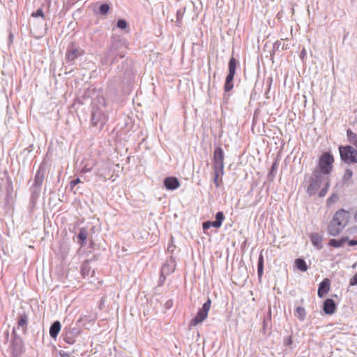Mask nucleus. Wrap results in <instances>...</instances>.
<instances>
[{
  "label": "nucleus",
  "mask_w": 357,
  "mask_h": 357,
  "mask_svg": "<svg viewBox=\"0 0 357 357\" xmlns=\"http://www.w3.org/2000/svg\"><path fill=\"white\" fill-rule=\"evenodd\" d=\"M107 121V115L100 108L93 107L91 114V123L94 126L102 129Z\"/></svg>",
  "instance_id": "6e6552de"
},
{
  "label": "nucleus",
  "mask_w": 357,
  "mask_h": 357,
  "mask_svg": "<svg viewBox=\"0 0 357 357\" xmlns=\"http://www.w3.org/2000/svg\"><path fill=\"white\" fill-rule=\"evenodd\" d=\"M331 183L330 180L327 178L325 181L324 186L321 190L319 192V197H324L328 192V189L330 188Z\"/></svg>",
  "instance_id": "b1692460"
},
{
  "label": "nucleus",
  "mask_w": 357,
  "mask_h": 357,
  "mask_svg": "<svg viewBox=\"0 0 357 357\" xmlns=\"http://www.w3.org/2000/svg\"><path fill=\"white\" fill-rule=\"evenodd\" d=\"M337 308L335 301L332 298H327L324 301L323 310L326 314H332Z\"/></svg>",
  "instance_id": "ddd939ff"
},
{
  "label": "nucleus",
  "mask_w": 357,
  "mask_h": 357,
  "mask_svg": "<svg viewBox=\"0 0 357 357\" xmlns=\"http://www.w3.org/2000/svg\"><path fill=\"white\" fill-rule=\"evenodd\" d=\"M40 189H41V186H37V185H32L31 188V198L33 199H37L39 195H40Z\"/></svg>",
  "instance_id": "a878e982"
},
{
  "label": "nucleus",
  "mask_w": 357,
  "mask_h": 357,
  "mask_svg": "<svg viewBox=\"0 0 357 357\" xmlns=\"http://www.w3.org/2000/svg\"><path fill=\"white\" fill-rule=\"evenodd\" d=\"M264 273V257L262 254H260L258 258V264H257V275L258 278L261 280V277Z\"/></svg>",
  "instance_id": "aec40b11"
},
{
  "label": "nucleus",
  "mask_w": 357,
  "mask_h": 357,
  "mask_svg": "<svg viewBox=\"0 0 357 357\" xmlns=\"http://www.w3.org/2000/svg\"><path fill=\"white\" fill-rule=\"evenodd\" d=\"M331 281L328 278L324 279L319 284L317 294L323 298L330 291Z\"/></svg>",
  "instance_id": "9b49d317"
},
{
  "label": "nucleus",
  "mask_w": 357,
  "mask_h": 357,
  "mask_svg": "<svg viewBox=\"0 0 357 357\" xmlns=\"http://www.w3.org/2000/svg\"><path fill=\"white\" fill-rule=\"evenodd\" d=\"M295 265L298 270H300L303 272L306 271L307 270V264H306L305 261L303 259H301V258L296 259L295 260Z\"/></svg>",
  "instance_id": "4be33fe9"
},
{
  "label": "nucleus",
  "mask_w": 357,
  "mask_h": 357,
  "mask_svg": "<svg viewBox=\"0 0 357 357\" xmlns=\"http://www.w3.org/2000/svg\"><path fill=\"white\" fill-rule=\"evenodd\" d=\"M78 243L81 247L84 246L86 244V241L88 236V231L86 228H80L79 233L77 234Z\"/></svg>",
  "instance_id": "f3484780"
},
{
  "label": "nucleus",
  "mask_w": 357,
  "mask_h": 357,
  "mask_svg": "<svg viewBox=\"0 0 357 357\" xmlns=\"http://www.w3.org/2000/svg\"><path fill=\"white\" fill-rule=\"evenodd\" d=\"M224 219H225V215L222 211H218L215 214V221L218 222V223L220 224V225H222V221L224 220Z\"/></svg>",
  "instance_id": "7c9ffc66"
},
{
  "label": "nucleus",
  "mask_w": 357,
  "mask_h": 357,
  "mask_svg": "<svg viewBox=\"0 0 357 357\" xmlns=\"http://www.w3.org/2000/svg\"><path fill=\"white\" fill-rule=\"evenodd\" d=\"M31 16L34 17H41L43 18L45 17L44 13H43V10L42 8H38L36 12H34L31 14Z\"/></svg>",
  "instance_id": "e433bc0d"
},
{
  "label": "nucleus",
  "mask_w": 357,
  "mask_h": 357,
  "mask_svg": "<svg viewBox=\"0 0 357 357\" xmlns=\"http://www.w3.org/2000/svg\"><path fill=\"white\" fill-rule=\"evenodd\" d=\"M28 320V316L26 313L24 312L20 314L17 319V326L13 329L12 333L14 336V340L12 342V345H14L16 349L17 347L20 348L22 345V340L17 336L16 331L21 329L23 333H26L27 331Z\"/></svg>",
  "instance_id": "20e7f679"
},
{
  "label": "nucleus",
  "mask_w": 357,
  "mask_h": 357,
  "mask_svg": "<svg viewBox=\"0 0 357 357\" xmlns=\"http://www.w3.org/2000/svg\"><path fill=\"white\" fill-rule=\"evenodd\" d=\"M70 331H73V337L78 333V331L76 328L71 330Z\"/></svg>",
  "instance_id": "49530a36"
},
{
  "label": "nucleus",
  "mask_w": 357,
  "mask_h": 357,
  "mask_svg": "<svg viewBox=\"0 0 357 357\" xmlns=\"http://www.w3.org/2000/svg\"><path fill=\"white\" fill-rule=\"evenodd\" d=\"M293 343L291 336H288L284 339V344L286 346H290Z\"/></svg>",
  "instance_id": "4c0bfd02"
},
{
  "label": "nucleus",
  "mask_w": 357,
  "mask_h": 357,
  "mask_svg": "<svg viewBox=\"0 0 357 357\" xmlns=\"http://www.w3.org/2000/svg\"><path fill=\"white\" fill-rule=\"evenodd\" d=\"M79 183H80V179L79 178H77L76 179L71 181L70 183V188H73Z\"/></svg>",
  "instance_id": "a19ab883"
},
{
  "label": "nucleus",
  "mask_w": 357,
  "mask_h": 357,
  "mask_svg": "<svg viewBox=\"0 0 357 357\" xmlns=\"http://www.w3.org/2000/svg\"><path fill=\"white\" fill-rule=\"evenodd\" d=\"M338 196L336 194H333L330 197L328 198L327 202L328 203L333 202L337 200Z\"/></svg>",
  "instance_id": "ea45409f"
},
{
  "label": "nucleus",
  "mask_w": 357,
  "mask_h": 357,
  "mask_svg": "<svg viewBox=\"0 0 357 357\" xmlns=\"http://www.w3.org/2000/svg\"><path fill=\"white\" fill-rule=\"evenodd\" d=\"M211 305V301L208 298L207 301L203 304L202 308L198 310L197 315L190 320L189 324L190 327L196 326L207 318Z\"/></svg>",
  "instance_id": "0eeeda50"
},
{
  "label": "nucleus",
  "mask_w": 357,
  "mask_h": 357,
  "mask_svg": "<svg viewBox=\"0 0 357 357\" xmlns=\"http://www.w3.org/2000/svg\"><path fill=\"white\" fill-rule=\"evenodd\" d=\"M341 160L347 164L357 163V151L351 146H340Z\"/></svg>",
  "instance_id": "423d86ee"
},
{
  "label": "nucleus",
  "mask_w": 357,
  "mask_h": 357,
  "mask_svg": "<svg viewBox=\"0 0 357 357\" xmlns=\"http://www.w3.org/2000/svg\"><path fill=\"white\" fill-rule=\"evenodd\" d=\"M349 219L350 213L348 211L344 209L337 211L328 226V234L332 236H337L339 235V234L347 225Z\"/></svg>",
  "instance_id": "f257e3e1"
},
{
  "label": "nucleus",
  "mask_w": 357,
  "mask_h": 357,
  "mask_svg": "<svg viewBox=\"0 0 357 357\" xmlns=\"http://www.w3.org/2000/svg\"><path fill=\"white\" fill-rule=\"evenodd\" d=\"M183 14H184V11H183L182 10H178L176 12V25L178 26H181V25L182 24L181 20H182Z\"/></svg>",
  "instance_id": "c756f323"
},
{
  "label": "nucleus",
  "mask_w": 357,
  "mask_h": 357,
  "mask_svg": "<svg viewBox=\"0 0 357 357\" xmlns=\"http://www.w3.org/2000/svg\"><path fill=\"white\" fill-rule=\"evenodd\" d=\"M234 75H227L225 79V83L224 86V89L226 92L230 91L233 87V80H234Z\"/></svg>",
  "instance_id": "6ab92c4d"
},
{
  "label": "nucleus",
  "mask_w": 357,
  "mask_h": 357,
  "mask_svg": "<svg viewBox=\"0 0 357 357\" xmlns=\"http://www.w3.org/2000/svg\"><path fill=\"white\" fill-rule=\"evenodd\" d=\"M126 49L125 43L123 40H112L109 50L103 53L101 57V62L105 65H112L117 56L120 58L125 56Z\"/></svg>",
  "instance_id": "f03ea898"
},
{
  "label": "nucleus",
  "mask_w": 357,
  "mask_h": 357,
  "mask_svg": "<svg viewBox=\"0 0 357 357\" xmlns=\"http://www.w3.org/2000/svg\"><path fill=\"white\" fill-rule=\"evenodd\" d=\"M204 230L208 229L211 227L210 221L204 222L202 225Z\"/></svg>",
  "instance_id": "c03bdc74"
},
{
  "label": "nucleus",
  "mask_w": 357,
  "mask_h": 357,
  "mask_svg": "<svg viewBox=\"0 0 357 357\" xmlns=\"http://www.w3.org/2000/svg\"><path fill=\"white\" fill-rule=\"evenodd\" d=\"M347 135L349 140V142L352 143H355L357 142V136L356 135L352 132L350 129L347 130Z\"/></svg>",
  "instance_id": "c85d7f7f"
},
{
  "label": "nucleus",
  "mask_w": 357,
  "mask_h": 357,
  "mask_svg": "<svg viewBox=\"0 0 357 357\" xmlns=\"http://www.w3.org/2000/svg\"><path fill=\"white\" fill-rule=\"evenodd\" d=\"M215 177L222 176L224 174V167L213 168Z\"/></svg>",
  "instance_id": "c9c22d12"
},
{
  "label": "nucleus",
  "mask_w": 357,
  "mask_h": 357,
  "mask_svg": "<svg viewBox=\"0 0 357 357\" xmlns=\"http://www.w3.org/2000/svg\"><path fill=\"white\" fill-rule=\"evenodd\" d=\"M324 177L320 174L318 170H314L308 180V185L306 192L309 196L314 195L317 193L321 187Z\"/></svg>",
  "instance_id": "39448f33"
},
{
  "label": "nucleus",
  "mask_w": 357,
  "mask_h": 357,
  "mask_svg": "<svg viewBox=\"0 0 357 357\" xmlns=\"http://www.w3.org/2000/svg\"><path fill=\"white\" fill-rule=\"evenodd\" d=\"M109 10V6L107 3H102L99 7V14L105 15Z\"/></svg>",
  "instance_id": "cd10ccee"
},
{
  "label": "nucleus",
  "mask_w": 357,
  "mask_h": 357,
  "mask_svg": "<svg viewBox=\"0 0 357 357\" xmlns=\"http://www.w3.org/2000/svg\"><path fill=\"white\" fill-rule=\"evenodd\" d=\"M81 271L83 275H89L90 272V267L89 261H85L81 268Z\"/></svg>",
  "instance_id": "bb28decb"
},
{
  "label": "nucleus",
  "mask_w": 357,
  "mask_h": 357,
  "mask_svg": "<svg viewBox=\"0 0 357 357\" xmlns=\"http://www.w3.org/2000/svg\"><path fill=\"white\" fill-rule=\"evenodd\" d=\"M211 227H213L215 228H219L221 225L218 223V222L215 221H210Z\"/></svg>",
  "instance_id": "a18cd8bd"
},
{
  "label": "nucleus",
  "mask_w": 357,
  "mask_h": 357,
  "mask_svg": "<svg viewBox=\"0 0 357 357\" xmlns=\"http://www.w3.org/2000/svg\"><path fill=\"white\" fill-rule=\"evenodd\" d=\"M63 340L66 343H68L69 344H74L75 342V337H73V331L66 332L65 333V335H63Z\"/></svg>",
  "instance_id": "5701e85b"
},
{
  "label": "nucleus",
  "mask_w": 357,
  "mask_h": 357,
  "mask_svg": "<svg viewBox=\"0 0 357 357\" xmlns=\"http://www.w3.org/2000/svg\"><path fill=\"white\" fill-rule=\"evenodd\" d=\"M352 176H353V172L349 169H347L345 170L344 174L343 176L344 181H349L352 178Z\"/></svg>",
  "instance_id": "2f4dec72"
},
{
  "label": "nucleus",
  "mask_w": 357,
  "mask_h": 357,
  "mask_svg": "<svg viewBox=\"0 0 357 357\" xmlns=\"http://www.w3.org/2000/svg\"><path fill=\"white\" fill-rule=\"evenodd\" d=\"M84 54V51L73 44H70L66 54V60L69 64H73L74 61Z\"/></svg>",
  "instance_id": "1a4fd4ad"
},
{
  "label": "nucleus",
  "mask_w": 357,
  "mask_h": 357,
  "mask_svg": "<svg viewBox=\"0 0 357 357\" xmlns=\"http://www.w3.org/2000/svg\"><path fill=\"white\" fill-rule=\"evenodd\" d=\"M237 66V61L235 58L231 56V58L229 61L228 67H229V75H235L236 68Z\"/></svg>",
  "instance_id": "412c9836"
},
{
  "label": "nucleus",
  "mask_w": 357,
  "mask_h": 357,
  "mask_svg": "<svg viewBox=\"0 0 357 357\" xmlns=\"http://www.w3.org/2000/svg\"><path fill=\"white\" fill-rule=\"evenodd\" d=\"M333 162L334 158L333 155L330 152H325L319 158L317 165L318 169L315 170H318L321 175H328L333 170Z\"/></svg>",
  "instance_id": "7ed1b4c3"
},
{
  "label": "nucleus",
  "mask_w": 357,
  "mask_h": 357,
  "mask_svg": "<svg viewBox=\"0 0 357 357\" xmlns=\"http://www.w3.org/2000/svg\"><path fill=\"white\" fill-rule=\"evenodd\" d=\"M61 323L59 321H55L52 323L50 328V335L52 338L56 339L61 331Z\"/></svg>",
  "instance_id": "dca6fc26"
},
{
  "label": "nucleus",
  "mask_w": 357,
  "mask_h": 357,
  "mask_svg": "<svg viewBox=\"0 0 357 357\" xmlns=\"http://www.w3.org/2000/svg\"><path fill=\"white\" fill-rule=\"evenodd\" d=\"M224 151L221 147L215 148L213 153V167H224Z\"/></svg>",
  "instance_id": "9d476101"
},
{
  "label": "nucleus",
  "mask_w": 357,
  "mask_h": 357,
  "mask_svg": "<svg viewBox=\"0 0 357 357\" xmlns=\"http://www.w3.org/2000/svg\"><path fill=\"white\" fill-rule=\"evenodd\" d=\"M347 242H348V245L349 246H354V245H357V236H356V239H351V240H349L348 238V241H347Z\"/></svg>",
  "instance_id": "79ce46f5"
},
{
  "label": "nucleus",
  "mask_w": 357,
  "mask_h": 357,
  "mask_svg": "<svg viewBox=\"0 0 357 357\" xmlns=\"http://www.w3.org/2000/svg\"><path fill=\"white\" fill-rule=\"evenodd\" d=\"M218 178L219 177H215V176L214 175L213 182L217 188L220 187V182L222 181V180H219Z\"/></svg>",
  "instance_id": "37998d69"
},
{
  "label": "nucleus",
  "mask_w": 357,
  "mask_h": 357,
  "mask_svg": "<svg viewBox=\"0 0 357 357\" xmlns=\"http://www.w3.org/2000/svg\"><path fill=\"white\" fill-rule=\"evenodd\" d=\"M347 241H348V237H343L340 240L332 238L328 241V245L334 248H340Z\"/></svg>",
  "instance_id": "a211bd4d"
},
{
  "label": "nucleus",
  "mask_w": 357,
  "mask_h": 357,
  "mask_svg": "<svg viewBox=\"0 0 357 357\" xmlns=\"http://www.w3.org/2000/svg\"><path fill=\"white\" fill-rule=\"evenodd\" d=\"M45 168L43 165H40L38 168L34 178L33 185L41 186L45 178Z\"/></svg>",
  "instance_id": "4468645a"
},
{
  "label": "nucleus",
  "mask_w": 357,
  "mask_h": 357,
  "mask_svg": "<svg viewBox=\"0 0 357 357\" xmlns=\"http://www.w3.org/2000/svg\"><path fill=\"white\" fill-rule=\"evenodd\" d=\"M277 167H278L277 162H274L272 165L271 168V171H270V172H269V174L268 175V177L269 180H273V178H274L273 172L276 171Z\"/></svg>",
  "instance_id": "473e14b6"
},
{
  "label": "nucleus",
  "mask_w": 357,
  "mask_h": 357,
  "mask_svg": "<svg viewBox=\"0 0 357 357\" xmlns=\"http://www.w3.org/2000/svg\"><path fill=\"white\" fill-rule=\"evenodd\" d=\"M117 27L121 29H125L128 26V23L125 20H119L116 24Z\"/></svg>",
  "instance_id": "f704fd0d"
},
{
  "label": "nucleus",
  "mask_w": 357,
  "mask_h": 357,
  "mask_svg": "<svg viewBox=\"0 0 357 357\" xmlns=\"http://www.w3.org/2000/svg\"><path fill=\"white\" fill-rule=\"evenodd\" d=\"M276 46L278 47H279V45L278 44V42L274 43V48L276 47Z\"/></svg>",
  "instance_id": "de8ad7c7"
},
{
  "label": "nucleus",
  "mask_w": 357,
  "mask_h": 357,
  "mask_svg": "<svg viewBox=\"0 0 357 357\" xmlns=\"http://www.w3.org/2000/svg\"><path fill=\"white\" fill-rule=\"evenodd\" d=\"M296 316L301 321H303L306 316L305 310L304 307L298 306L296 309Z\"/></svg>",
  "instance_id": "393cba45"
},
{
  "label": "nucleus",
  "mask_w": 357,
  "mask_h": 357,
  "mask_svg": "<svg viewBox=\"0 0 357 357\" xmlns=\"http://www.w3.org/2000/svg\"><path fill=\"white\" fill-rule=\"evenodd\" d=\"M93 162H91V164H86L82 167L81 172L83 173L89 172L93 169Z\"/></svg>",
  "instance_id": "72a5a7b5"
},
{
  "label": "nucleus",
  "mask_w": 357,
  "mask_h": 357,
  "mask_svg": "<svg viewBox=\"0 0 357 357\" xmlns=\"http://www.w3.org/2000/svg\"><path fill=\"white\" fill-rule=\"evenodd\" d=\"M164 185L168 190H174L180 186L179 181L174 176H169L164 179Z\"/></svg>",
  "instance_id": "f8f14e48"
},
{
  "label": "nucleus",
  "mask_w": 357,
  "mask_h": 357,
  "mask_svg": "<svg viewBox=\"0 0 357 357\" xmlns=\"http://www.w3.org/2000/svg\"><path fill=\"white\" fill-rule=\"evenodd\" d=\"M349 284L351 286L357 285V273L350 279Z\"/></svg>",
  "instance_id": "58836bf2"
},
{
  "label": "nucleus",
  "mask_w": 357,
  "mask_h": 357,
  "mask_svg": "<svg viewBox=\"0 0 357 357\" xmlns=\"http://www.w3.org/2000/svg\"><path fill=\"white\" fill-rule=\"evenodd\" d=\"M312 245L317 249L321 250L323 248V236L318 233H312L310 236Z\"/></svg>",
  "instance_id": "2eb2a0df"
}]
</instances>
